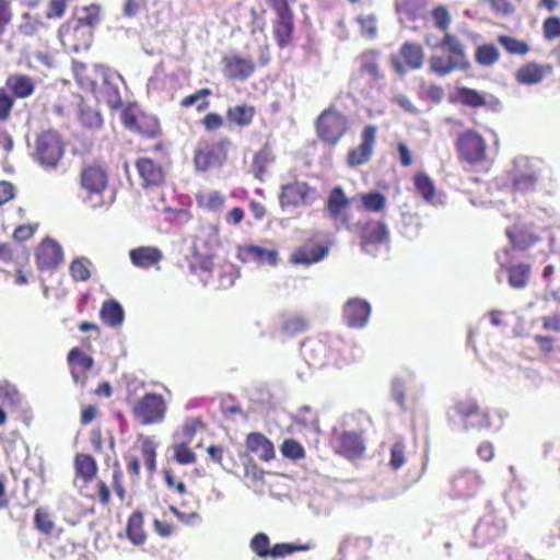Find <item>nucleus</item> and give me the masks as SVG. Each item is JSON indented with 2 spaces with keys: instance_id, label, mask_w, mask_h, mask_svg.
I'll list each match as a JSON object with an SVG mask.
<instances>
[{
  "instance_id": "40",
  "label": "nucleus",
  "mask_w": 560,
  "mask_h": 560,
  "mask_svg": "<svg viewBox=\"0 0 560 560\" xmlns=\"http://www.w3.org/2000/svg\"><path fill=\"white\" fill-rule=\"evenodd\" d=\"M341 447L349 456H357L364 451L362 439L355 432H346L342 434Z\"/></svg>"
},
{
  "instance_id": "22",
  "label": "nucleus",
  "mask_w": 560,
  "mask_h": 560,
  "mask_svg": "<svg viewBox=\"0 0 560 560\" xmlns=\"http://www.w3.org/2000/svg\"><path fill=\"white\" fill-rule=\"evenodd\" d=\"M131 262L139 268H150L163 258L161 250L152 246H141L129 252Z\"/></svg>"
},
{
  "instance_id": "10",
  "label": "nucleus",
  "mask_w": 560,
  "mask_h": 560,
  "mask_svg": "<svg viewBox=\"0 0 560 560\" xmlns=\"http://www.w3.org/2000/svg\"><path fill=\"white\" fill-rule=\"evenodd\" d=\"M317 197L316 190L306 183L295 182L282 186L280 202L282 206H308Z\"/></svg>"
},
{
  "instance_id": "9",
  "label": "nucleus",
  "mask_w": 560,
  "mask_h": 560,
  "mask_svg": "<svg viewBox=\"0 0 560 560\" xmlns=\"http://www.w3.org/2000/svg\"><path fill=\"white\" fill-rule=\"evenodd\" d=\"M456 145L460 156L469 163L477 164L486 159V140L474 130L460 133Z\"/></svg>"
},
{
  "instance_id": "36",
  "label": "nucleus",
  "mask_w": 560,
  "mask_h": 560,
  "mask_svg": "<svg viewBox=\"0 0 560 560\" xmlns=\"http://www.w3.org/2000/svg\"><path fill=\"white\" fill-rule=\"evenodd\" d=\"M275 156L271 150L265 145L254 156L252 164V172L258 179H262V176L267 170V166L273 161Z\"/></svg>"
},
{
  "instance_id": "18",
  "label": "nucleus",
  "mask_w": 560,
  "mask_h": 560,
  "mask_svg": "<svg viewBox=\"0 0 560 560\" xmlns=\"http://www.w3.org/2000/svg\"><path fill=\"white\" fill-rule=\"evenodd\" d=\"M36 259L39 268L58 266L63 259L61 246L52 240H45L38 247Z\"/></svg>"
},
{
  "instance_id": "46",
  "label": "nucleus",
  "mask_w": 560,
  "mask_h": 560,
  "mask_svg": "<svg viewBox=\"0 0 560 560\" xmlns=\"http://www.w3.org/2000/svg\"><path fill=\"white\" fill-rule=\"evenodd\" d=\"M156 444L154 440L150 436H145L142 439L141 442V452L144 457L145 465L150 471L155 470L156 463H155V456H156Z\"/></svg>"
},
{
  "instance_id": "44",
  "label": "nucleus",
  "mask_w": 560,
  "mask_h": 560,
  "mask_svg": "<svg viewBox=\"0 0 560 560\" xmlns=\"http://www.w3.org/2000/svg\"><path fill=\"white\" fill-rule=\"evenodd\" d=\"M415 185L417 191L427 200L432 202L435 197V188L433 182L424 174H417L415 176Z\"/></svg>"
},
{
  "instance_id": "27",
  "label": "nucleus",
  "mask_w": 560,
  "mask_h": 560,
  "mask_svg": "<svg viewBox=\"0 0 560 560\" xmlns=\"http://www.w3.org/2000/svg\"><path fill=\"white\" fill-rule=\"evenodd\" d=\"M74 468L77 478H81L83 482L91 481L97 471L94 458L86 454H78L75 456Z\"/></svg>"
},
{
  "instance_id": "19",
  "label": "nucleus",
  "mask_w": 560,
  "mask_h": 560,
  "mask_svg": "<svg viewBox=\"0 0 560 560\" xmlns=\"http://www.w3.org/2000/svg\"><path fill=\"white\" fill-rule=\"evenodd\" d=\"M237 257L244 262L257 261L258 264L275 266L278 260V253L273 249L252 245L238 247Z\"/></svg>"
},
{
  "instance_id": "3",
  "label": "nucleus",
  "mask_w": 560,
  "mask_h": 560,
  "mask_svg": "<svg viewBox=\"0 0 560 560\" xmlns=\"http://www.w3.org/2000/svg\"><path fill=\"white\" fill-rule=\"evenodd\" d=\"M94 73L100 80L96 91L92 92L96 94L97 98H102L106 102L109 107H120L121 96L118 88V83L122 81L120 74L102 65L94 66Z\"/></svg>"
},
{
  "instance_id": "24",
  "label": "nucleus",
  "mask_w": 560,
  "mask_h": 560,
  "mask_svg": "<svg viewBox=\"0 0 560 560\" xmlns=\"http://www.w3.org/2000/svg\"><path fill=\"white\" fill-rule=\"evenodd\" d=\"M329 247L323 245L303 247L292 255V261L296 265L310 266L319 262L328 256Z\"/></svg>"
},
{
  "instance_id": "47",
  "label": "nucleus",
  "mask_w": 560,
  "mask_h": 560,
  "mask_svg": "<svg viewBox=\"0 0 560 560\" xmlns=\"http://www.w3.org/2000/svg\"><path fill=\"white\" fill-rule=\"evenodd\" d=\"M250 548L258 557H269L270 540L265 533H258L250 539Z\"/></svg>"
},
{
  "instance_id": "63",
  "label": "nucleus",
  "mask_w": 560,
  "mask_h": 560,
  "mask_svg": "<svg viewBox=\"0 0 560 560\" xmlns=\"http://www.w3.org/2000/svg\"><path fill=\"white\" fill-rule=\"evenodd\" d=\"M397 150L400 164L405 167L410 166L412 164V153L409 147L405 142L400 141L397 144Z\"/></svg>"
},
{
  "instance_id": "51",
  "label": "nucleus",
  "mask_w": 560,
  "mask_h": 560,
  "mask_svg": "<svg viewBox=\"0 0 560 560\" xmlns=\"http://www.w3.org/2000/svg\"><path fill=\"white\" fill-rule=\"evenodd\" d=\"M544 36L547 40H553L560 36V18L549 16L542 23Z\"/></svg>"
},
{
  "instance_id": "55",
  "label": "nucleus",
  "mask_w": 560,
  "mask_h": 560,
  "mask_svg": "<svg viewBox=\"0 0 560 560\" xmlns=\"http://www.w3.org/2000/svg\"><path fill=\"white\" fill-rule=\"evenodd\" d=\"M509 283L514 289H522L525 284V269L522 265L509 269Z\"/></svg>"
},
{
  "instance_id": "62",
  "label": "nucleus",
  "mask_w": 560,
  "mask_h": 560,
  "mask_svg": "<svg viewBox=\"0 0 560 560\" xmlns=\"http://www.w3.org/2000/svg\"><path fill=\"white\" fill-rule=\"evenodd\" d=\"M66 10V0H50L48 10H47V18H60Z\"/></svg>"
},
{
  "instance_id": "64",
  "label": "nucleus",
  "mask_w": 560,
  "mask_h": 560,
  "mask_svg": "<svg viewBox=\"0 0 560 560\" xmlns=\"http://www.w3.org/2000/svg\"><path fill=\"white\" fill-rule=\"evenodd\" d=\"M35 523L37 528L46 534L50 533L54 526L49 517L39 510L36 511Z\"/></svg>"
},
{
  "instance_id": "50",
  "label": "nucleus",
  "mask_w": 560,
  "mask_h": 560,
  "mask_svg": "<svg viewBox=\"0 0 560 560\" xmlns=\"http://www.w3.org/2000/svg\"><path fill=\"white\" fill-rule=\"evenodd\" d=\"M431 16H432L434 25L438 28H440L442 31H446L448 28L450 23H451V15H450L448 10L445 7L440 5V7L434 8L431 12Z\"/></svg>"
},
{
  "instance_id": "21",
  "label": "nucleus",
  "mask_w": 560,
  "mask_h": 560,
  "mask_svg": "<svg viewBox=\"0 0 560 560\" xmlns=\"http://www.w3.org/2000/svg\"><path fill=\"white\" fill-rule=\"evenodd\" d=\"M441 47L448 54V58L453 62H457L459 66V70H467L470 66L464 46L460 40L452 35L446 33L441 40Z\"/></svg>"
},
{
  "instance_id": "61",
  "label": "nucleus",
  "mask_w": 560,
  "mask_h": 560,
  "mask_svg": "<svg viewBox=\"0 0 560 560\" xmlns=\"http://www.w3.org/2000/svg\"><path fill=\"white\" fill-rule=\"evenodd\" d=\"M180 105L183 107H190L192 105H196L197 109L199 112H202L208 107L209 103H208V101H201L198 93L196 92L189 96L184 97L180 101Z\"/></svg>"
},
{
  "instance_id": "26",
  "label": "nucleus",
  "mask_w": 560,
  "mask_h": 560,
  "mask_svg": "<svg viewBox=\"0 0 560 560\" xmlns=\"http://www.w3.org/2000/svg\"><path fill=\"white\" fill-rule=\"evenodd\" d=\"M454 100L469 107L487 106L486 95L474 89L458 86L454 93Z\"/></svg>"
},
{
  "instance_id": "5",
  "label": "nucleus",
  "mask_w": 560,
  "mask_h": 560,
  "mask_svg": "<svg viewBox=\"0 0 560 560\" xmlns=\"http://www.w3.org/2000/svg\"><path fill=\"white\" fill-rule=\"evenodd\" d=\"M231 142L222 139L215 143H201L195 152V165L198 171L206 172L210 168L220 167L228 158Z\"/></svg>"
},
{
  "instance_id": "37",
  "label": "nucleus",
  "mask_w": 560,
  "mask_h": 560,
  "mask_svg": "<svg viewBox=\"0 0 560 560\" xmlns=\"http://www.w3.org/2000/svg\"><path fill=\"white\" fill-rule=\"evenodd\" d=\"M0 401L4 405L16 408L22 402V394L14 384L5 380L0 381Z\"/></svg>"
},
{
  "instance_id": "25",
  "label": "nucleus",
  "mask_w": 560,
  "mask_h": 560,
  "mask_svg": "<svg viewBox=\"0 0 560 560\" xmlns=\"http://www.w3.org/2000/svg\"><path fill=\"white\" fill-rule=\"evenodd\" d=\"M197 203L200 208L211 211L219 212L225 206V196L219 190L199 191L196 195Z\"/></svg>"
},
{
  "instance_id": "59",
  "label": "nucleus",
  "mask_w": 560,
  "mask_h": 560,
  "mask_svg": "<svg viewBox=\"0 0 560 560\" xmlns=\"http://www.w3.org/2000/svg\"><path fill=\"white\" fill-rule=\"evenodd\" d=\"M23 20V23L20 25L21 33L33 35L38 31L40 22L37 19H33L28 13H25Z\"/></svg>"
},
{
  "instance_id": "4",
  "label": "nucleus",
  "mask_w": 560,
  "mask_h": 560,
  "mask_svg": "<svg viewBox=\"0 0 560 560\" xmlns=\"http://www.w3.org/2000/svg\"><path fill=\"white\" fill-rule=\"evenodd\" d=\"M165 412L166 402L159 394H147L132 406L133 417L142 425L162 422Z\"/></svg>"
},
{
  "instance_id": "30",
  "label": "nucleus",
  "mask_w": 560,
  "mask_h": 560,
  "mask_svg": "<svg viewBox=\"0 0 560 560\" xmlns=\"http://www.w3.org/2000/svg\"><path fill=\"white\" fill-rule=\"evenodd\" d=\"M7 83L14 95L20 98L28 97L33 94L35 89L33 80L30 77L22 74L11 75Z\"/></svg>"
},
{
  "instance_id": "39",
  "label": "nucleus",
  "mask_w": 560,
  "mask_h": 560,
  "mask_svg": "<svg viewBox=\"0 0 560 560\" xmlns=\"http://www.w3.org/2000/svg\"><path fill=\"white\" fill-rule=\"evenodd\" d=\"M500 58L498 48L492 44L480 45L476 49V61L483 67L493 66Z\"/></svg>"
},
{
  "instance_id": "8",
  "label": "nucleus",
  "mask_w": 560,
  "mask_h": 560,
  "mask_svg": "<svg viewBox=\"0 0 560 560\" xmlns=\"http://www.w3.org/2000/svg\"><path fill=\"white\" fill-rule=\"evenodd\" d=\"M353 232L361 234L362 248L369 253L374 254L371 248L374 245H387L389 242V232L386 224L380 220L358 221L352 224Z\"/></svg>"
},
{
  "instance_id": "53",
  "label": "nucleus",
  "mask_w": 560,
  "mask_h": 560,
  "mask_svg": "<svg viewBox=\"0 0 560 560\" xmlns=\"http://www.w3.org/2000/svg\"><path fill=\"white\" fill-rule=\"evenodd\" d=\"M68 360L71 364H78L82 366L84 370H90L93 366V359L92 357L85 354L78 348H73L69 354Z\"/></svg>"
},
{
  "instance_id": "32",
  "label": "nucleus",
  "mask_w": 560,
  "mask_h": 560,
  "mask_svg": "<svg viewBox=\"0 0 560 560\" xmlns=\"http://www.w3.org/2000/svg\"><path fill=\"white\" fill-rule=\"evenodd\" d=\"M100 315L103 322L112 327L119 326L124 320V311L116 301L105 302L101 308Z\"/></svg>"
},
{
  "instance_id": "13",
  "label": "nucleus",
  "mask_w": 560,
  "mask_h": 560,
  "mask_svg": "<svg viewBox=\"0 0 560 560\" xmlns=\"http://www.w3.org/2000/svg\"><path fill=\"white\" fill-rule=\"evenodd\" d=\"M350 207V199L347 198L341 187H335L328 197L327 209L329 215L338 223L343 225L347 230H352L351 219L345 213Z\"/></svg>"
},
{
  "instance_id": "2",
  "label": "nucleus",
  "mask_w": 560,
  "mask_h": 560,
  "mask_svg": "<svg viewBox=\"0 0 560 560\" xmlns=\"http://www.w3.org/2000/svg\"><path fill=\"white\" fill-rule=\"evenodd\" d=\"M65 153L63 143L55 131L40 133L35 142L33 156L44 168H56Z\"/></svg>"
},
{
  "instance_id": "28",
  "label": "nucleus",
  "mask_w": 560,
  "mask_h": 560,
  "mask_svg": "<svg viewBox=\"0 0 560 560\" xmlns=\"http://www.w3.org/2000/svg\"><path fill=\"white\" fill-rule=\"evenodd\" d=\"M255 113L256 110L253 106L241 104L229 107L226 117L230 122L240 127H246L252 124Z\"/></svg>"
},
{
  "instance_id": "57",
  "label": "nucleus",
  "mask_w": 560,
  "mask_h": 560,
  "mask_svg": "<svg viewBox=\"0 0 560 560\" xmlns=\"http://www.w3.org/2000/svg\"><path fill=\"white\" fill-rule=\"evenodd\" d=\"M84 15L79 19V24L85 23L89 26H94L100 22V7L92 4L84 8Z\"/></svg>"
},
{
  "instance_id": "23",
  "label": "nucleus",
  "mask_w": 560,
  "mask_h": 560,
  "mask_svg": "<svg viewBox=\"0 0 560 560\" xmlns=\"http://www.w3.org/2000/svg\"><path fill=\"white\" fill-rule=\"evenodd\" d=\"M137 168L145 186L159 185L164 179L162 167L151 159L142 158L138 160Z\"/></svg>"
},
{
  "instance_id": "60",
  "label": "nucleus",
  "mask_w": 560,
  "mask_h": 560,
  "mask_svg": "<svg viewBox=\"0 0 560 560\" xmlns=\"http://www.w3.org/2000/svg\"><path fill=\"white\" fill-rule=\"evenodd\" d=\"M12 106L13 100L3 90H0V120L9 118Z\"/></svg>"
},
{
  "instance_id": "45",
  "label": "nucleus",
  "mask_w": 560,
  "mask_h": 560,
  "mask_svg": "<svg viewBox=\"0 0 560 560\" xmlns=\"http://www.w3.org/2000/svg\"><path fill=\"white\" fill-rule=\"evenodd\" d=\"M527 170H530L532 173H527V189L529 186L534 187L544 178L545 173H547V167L545 164L537 160L532 159L530 161H527Z\"/></svg>"
},
{
  "instance_id": "49",
  "label": "nucleus",
  "mask_w": 560,
  "mask_h": 560,
  "mask_svg": "<svg viewBox=\"0 0 560 560\" xmlns=\"http://www.w3.org/2000/svg\"><path fill=\"white\" fill-rule=\"evenodd\" d=\"M498 42L500 45L512 55H524L525 54V43L515 39L509 35H501L498 37Z\"/></svg>"
},
{
  "instance_id": "56",
  "label": "nucleus",
  "mask_w": 560,
  "mask_h": 560,
  "mask_svg": "<svg viewBox=\"0 0 560 560\" xmlns=\"http://www.w3.org/2000/svg\"><path fill=\"white\" fill-rule=\"evenodd\" d=\"M174 457L179 464H191L196 460V455L186 445L180 444L174 448Z\"/></svg>"
},
{
  "instance_id": "38",
  "label": "nucleus",
  "mask_w": 560,
  "mask_h": 560,
  "mask_svg": "<svg viewBox=\"0 0 560 560\" xmlns=\"http://www.w3.org/2000/svg\"><path fill=\"white\" fill-rule=\"evenodd\" d=\"M361 72L369 77V80L376 83L381 78L376 55L372 51L361 56Z\"/></svg>"
},
{
  "instance_id": "41",
  "label": "nucleus",
  "mask_w": 560,
  "mask_h": 560,
  "mask_svg": "<svg viewBox=\"0 0 560 560\" xmlns=\"http://www.w3.org/2000/svg\"><path fill=\"white\" fill-rule=\"evenodd\" d=\"M459 65L453 62L448 57L432 56L430 58V70L439 75H447L454 70H459Z\"/></svg>"
},
{
  "instance_id": "7",
  "label": "nucleus",
  "mask_w": 560,
  "mask_h": 560,
  "mask_svg": "<svg viewBox=\"0 0 560 560\" xmlns=\"http://www.w3.org/2000/svg\"><path fill=\"white\" fill-rule=\"evenodd\" d=\"M124 126L140 135L154 138L160 131V124L155 116L142 112L136 105L128 106L121 114Z\"/></svg>"
},
{
  "instance_id": "35",
  "label": "nucleus",
  "mask_w": 560,
  "mask_h": 560,
  "mask_svg": "<svg viewBox=\"0 0 560 560\" xmlns=\"http://www.w3.org/2000/svg\"><path fill=\"white\" fill-rule=\"evenodd\" d=\"M357 198L360 200L364 210L371 212H381L386 207V197L378 191L359 194Z\"/></svg>"
},
{
  "instance_id": "29",
  "label": "nucleus",
  "mask_w": 560,
  "mask_h": 560,
  "mask_svg": "<svg viewBox=\"0 0 560 560\" xmlns=\"http://www.w3.org/2000/svg\"><path fill=\"white\" fill-rule=\"evenodd\" d=\"M73 73L78 84L89 91H96L98 78L95 77L94 68L89 69L81 62H73Z\"/></svg>"
},
{
  "instance_id": "6",
  "label": "nucleus",
  "mask_w": 560,
  "mask_h": 560,
  "mask_svg": "<svg viewBox=\"0 0 560 560\" xmlns=\"http://www.w3.org/2000/svg\"><path fill=\"white\" fill-rule=\"evenodd\" d=\"M456 411L462 421L469 428L500 429L502 417L493 419L490 413L479 410L475 400H462L456 405Z\"/></svg>"
},
{
  "instance_id": "20",
  "label": "nucleus",
  "mask_w": 560,
  "mask_h": 560,
  "mask_svg": "<svg viewBox=\"0 0 560 560\" xmlns=\"http://www.w3.org/2000/svg\"><path fill=\"white\" fill-rule=\"evenodd\" d=\"M246 448L264 462H269L275 457L273 444L258 432H252L247 435Z\"/></svg>"
},
{
  "instance_id": "54",
  "label": "nucleus",
  "mask_w": 560,
  "mask_h": 560,
  "mask_svg": "<svg viewBox=\"0 0 560 560\" xmlns=\"http://www.w3.org/2000/svg\"><path fill=\"white\" fill-rule=\"evenodd\" d=\"M306 549H307V547H305V546H293V545L287 544V542L276 544L273 547H270L269 557L281 558L287 555H291L294 551L306 550Z\"/></svg>"
},
{
  "instance_id": "1",
  "label": "nucleus",
  "mask_w": 560,
  "mask_h": 560,
  "mask_svg": "<svg viewBox=\"0 0 560 560\" xmlns=\"http://www.w3.org/2000/svg\"><path fill=\"white\" fill-rule=\"evenodd\" d=\"M348 118L336 108H327L316 119L317 137L330 144L336 145L348 130Z\"/></svg>"
},
{
  "instance_id": "12",
  "label": "nucleus",
  "mask_w": 560,
  "mask_h": 560,
  "mask_svg": "<svg viewBox=\"0 0 560 560\" xmlns=\"http://www.w3.org/2000/svg\"><path fill=\"white\" fill-rule=\"evenodd\" d=\"M377 128L373 125L364 127L361 139L362 142L358 148L352 149L347 158L350 166L355 167L366 163L374 151Z\"/></svg>"
},
{
  "instance_id": "34",
  "label": "nucleus",
  "mask_w": 560,
  "mask_h": 560,
  "mask_svg": "<svg viewBox=\"0 0 560 560\" xmlns=\"http://www.w3.org/2000/svg\"><path fill=\"white\" fill-rule=\"evenodd\" d=\"M127 535L133 545H141L145 540L143 530V516L139 512H133L127 524Z\"/></svg>"
},
{
  "instance_id": "17",
  "label": "nucleus",
  "mask_w": 560,
  "mask_h": 560,
  "mask_svg": "<svg viewBox=\"0 0 560 560\" xmlns=\"http://www.w3.org/2000/svg\"><path fill=\"white\" fill-rule=\"evenodd\" d=\"M433 0H396V10L401 22L423 19L428 4Z\"/></svg>"
},
{
  "instance_id": "52",
  "label": "nucleus",
  "mask_w": 560,
  "mask_h": 560,
  "mask_svg": "<svg viewBox=\"0 0 560 560\" xmlns=\"http://www.w3.org/2000/svg\"><path fill=\"white\" fill-rule=\"evenodd\" d=\"M281 453L284 457L300 459L304 457L303 446L294 440H285L281 446Z\"/></svg>"
},
{
  "instance_id": "31",
  "label": "nucleus",
  "mask_w": 560,
  "mask_h": 560,
  "mask_svg": "<svg viewBox=\"0 0 560 560\" xmlns=\"http://www.w3.org/2000/svg\"><path fill=\"white\" fill-rule=\"evenodd\" d=\"M355 23L363 37L374 39L377 36L378 23L375 13L362 12L357 15Z\"/></svg>"
},
{
  "instance_id": "58",
  "label": "nucleus",
  "mask_w": 560,
  "mask_h": 560,
  "mask_svg": "<svg viewBox=\"0 0 560 560\" xmlns=\"http://www.w3.org/2000/svg\"><path fill=\"white\" fill-rule=\"evenodd\" d=\"M390 466L394 469H399L404 466L406 458L404 452V445L401 443H395L390 450Z\"/></svg>"
},
{
  "instance_id": "33",
  "label": "nucleus",
  "mask_w": 560,
  "mask_h": 560,
  "mask_svg": "<svg viewBox=\"0 0 560 560\" xmlns=\"http://www.w3.org/2000/svg\"><path fill=\"white\" fill-rule=\"evenodd\" d=\"M400 54L411 69H420L423 66L424 52L420 45L405 43L401 46Z\"/></svg>"
},
{
  "instance_id": "42",
  "label": "nucleus",
  "mask_w": 560,
  "mask_h": 560,
  "mask_svg": "<svg viewBox=\"0 0 560 560\" xmlns=\"http://www.w3.org/2000/svg\"><path fill=\"white\" fill-rule=\"evenodd\" d=\"M553 67L551 65L527 63V84H537L546 77L551 75Z\"/></svg>"
},
{
  "instance_id": "48",
  "label": "nucleus",
  "mask_w": 560,
  "mask_h": 560,
  "mask_svg": "<svg viewBox=\"0 0 560 560\" xmlns=\"http://www.w3.org/2000/svg\"><path fill=\"white\" fill-rule=\"evenodd\" d=\"M307 326L306 320L299 315H291L283 319L282 330L287 335H295L303 331Z\"/></svg>"
},
{
  "instance_id": "16",
  "label": "nucleus",
  "mask_w": 560,
  "mask_h": 560,
  "mask_svg": "<svg viewBox=\"0 0 560 560\" xmlns=\"http://www.w3.org/2000/svg\"><path fill=\"white\" fill-rule=\"evenodd\" d=\"M81 183L90 194L100 195L107 186V174L98 165H89L82 171Z\"/></svg>"
},
{
  "instance_id": "14",
  "label": "nucleus",
  "mask_w": 560,
  "mask_h": 560,
  "mask_svg": "<svg viewBox=\"0 0 560 560\" xmlns=\"http://www.w3.org/2000/svg\"><path fill=\"white\" fill-rule=\"evenodd\" d=\"M506 235L511 242L512 248L504 249L498 254V260L502 267L509 266L518 260L524 254L525 237L521 229H508Z\"/></svg>"
},
{
  "instance_id": "43",
  "label": "nucleus",
  "mask_w": 560,
  "mask_h": 560,
  "mask_svg": "<svg viewBox=\"0 0 560 560\" xmlns=\"http://www.w3.org/2000/svg\"><path fill=\"white\" fill-rule=\"evenodd\" d=\"M90 260L86 258H75L69 267L71 277L75 281H86L91 277Z\"/></svg>"
},
{
  "instance_id": "11",
  "label": "nucleus",
  "mask_w": 560,
  "mask_h": 560,
  "mask_svg": "<svg viewBox=\"0 0 560 560\" xmlns=\"http://www.w3.org/2000/svg\"><path fill=\"white\" fill-rule=\"evenodd\" d=\"M342 316L349 327L363 328L371 316V305L363 299L351 298L343 305Z\"/></svg>"
},
{
  "instance_id": "15",
  "label": "nucleus",
  "mask_w": 560,
  "mask_h": 560,
  "mask_svg": "<svg viewBox=\"0 0 560 560\" xmlns=\"http://www.w3.org/2000/svg\"><path fill=\"white\" fill-rule=\"evenodd\" d=\"M223 61L224 73L231 79L246 80L255 69V63L252 59L237 55L225 57Z\"/></svg>"
}]
</instances>
